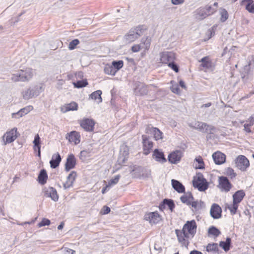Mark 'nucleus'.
<instances>
[{
    "instance_id": "nucleus-1",
    "label": "nucleus",
    "mask_w": 254,
    "mask_h": 254,
    "mask_svg": "<svg viewBox=\"0 0 254 254\" xmlns=\"http://www.w3.org/2000/svg\"><path fill=\"white\" fill-rule=\"evenodd\" d=\"M197 225L194 220L188 221L184 225L182 230H176L179 242L183 246L188 247L189 239L192 238L196 232Z\"/></svg>"
},
{
    "instance_id": "nucleus-2",
    "label": "nucleus",
    "mask_w": 254,
    "mask_h": 254,
    "mask_svg": "<svg viewBox=\"0 0 254 254\" xmlns=\"http://www.w3.org/2000/svg\"><path fill=\"white\" fill-rule=\"evenodd\" d=\"M145 30L146 28L142 25L132 28L125 35V39L127 43L132 42L142 35Z\"/></svg>"
},
{
    "instance_id": "nucleus-3",
    "label": "nucleus",
    "mask_w": 254,
    "mask_h": 254,
    "mask_svg": "<svg viewBox=\"0 0 254 254\" xmlns=\"http://www.w3.org/2000/svg\"><path fill=\"white\" fill-rule=\"evenodd\" d=\"M33 71L30 68H26L25 70H20L16 73L13 74L11 80L14 82L29 81L33 76Z\"/></svg>"
},
{
    "instance_id": "nucleus-4",
    "label": "nucleus",
    "mask_w": 254,
    "mask_h": 254,
    "mask_svg": "<svg viewBox=\"0 0 254 254\" xmlns=\"http://www.w3.org/2000/svg\"><path fill=\"white\" fill-rule=\"evenodd\" d=\"M43 90L42 85H37L24 90L22 93V96L24 99L29 100L37 97Z\"/></svg>"
},
{
    "instance_id": "nucleus-5",
    "label": "nucleus",
    "mask_w": 254,
    "mask_h": 254,
    "mask_svg": "<svg viewBox=\"0 0 254 254\" xmlns=\"http://www.w3.org/2000/svg\"><path fill=\"white\" fill-rule=\"evenodd\" d=\"M216 11V8H212L210 5H206L205 7L197 8L194 12V15L196 19L201 20L213 14Z\"/></svg>"
},
{
    "instance_id": "nucleus-6",
    "label": "nucleus",
    "mask_w": 254,
    "mask_h": 254,
    "mask_svg": "<svg viewBox=\"0 0 254 254\" xmlns=\"http://www.w3.org/2000/svg\"><path fill=\"white\" fill-rule=\"evenodd\" d=\"M254 67V57L252 56L248 58V64L244 66L242 71V78L244 81L252 78Z\"/></svg>"
},
{
    "instance_id": "nucleus-7",
    "label": "nucleus",
    "mask_w": 254,
    "mask_h": 254,
    "mask_svg": "<svg viewBox=\"0 0 254 254\" xmlns=\"http://www.w3.org/2000/svg\"><path fill=\"white\" fill-rule=\"evenodd\" d=\"M188 125L191 128L197 129L203 133H211L215 130L214 127L199 121L191 122Z\"/></svg>"
},
{
    "instance_id": "nucleus-8",
    "label": "nucleus",
    "mask_w": 254,
    "mask_h": 254,
    "mask_svg": "<svg viewBox=\"0 0 254 254\" xmlns=\"http://www.w3.org/2000/svg\"><path fill=\"white\" fill-rule=\"evenodd\" d=\"M193 186L200 191H204L208 188V184L201 174H198L194 177Z\"/></svg>"
},
{
    "instance_id": "nucleus-9",
    "label": "nucleus",
    "mask_w": 254,
    "mask_h": 254,
    "mask_svg": "<svg viewBox=\"0 0 254 254\" xmlns=\"http://www.w3.org/2000/svg\"><path fill=\"white\" fill-rule=\"evenodd\" d=\"M236 167L242 171H246L250 166V162L248 158L244 155H239L235 159Z\"/></svg>"
},
{
    "instance_id": "nucleus-10",
    "label": "nucleus",
    "mask_w": 254,
    "mask_h": 254,
    "mask_svg": "<svg viewBox=\"0 0 254 254\" xmlns=\"http://www.w3.org/2000/svg\"><path fill=\"white\" fill-rule=\"evenodd\" d=\"M218 183L217 187L221 191L228 192L232 187V185L226 177H219Z\"/></svg>"
},
{
    "instance_id": "nucleus-11",
    "label": "nucleus",
    "mask_w": 254,
    "mask_h": 254,
    "mask_svg": "<svg viewBox=\"0 0 254 254\" xmlns=\"http://www.w3.org/2000/svg\"><path fill=\"white\" fill-rule=\"evenodd\" d=\"M143 153L145 155H147L150 153L153 146V143L151 140V138L149 136L143 134L142 135Z\"/></svg>"
},
{
    "instance_id": "nucleus-12",
    "label": "nucleus",
    "mask_w": 254,
    "mask_h": 254,
    "mask_svg": "<svg viewBox=\"0 0 254 254\" xmlns=\"http://www.w3.org/2000/svg\"><path fill=\"white\" fill-rule=\"evenodd\" d=\"M17 137V128H13L9 131H7L2 136L3 144L6 145L14 141Z\"/></svg>"
},
{
    "instance_id": "nucleus-13",
    "label": "nucleus",
    "mask_w": 254,
    "mask_h": 254,
    "mask_svg": "<svg viewBox=\"0 0 254 254\" xmlns=\"http://www.w3.org/2000/svg\"><path fill=\"white\" fill-rule=\"evenodd\" d=\"M160 62L164 64L174 61L176 57L175 54L172 52L164 51L160 53Z\"/></svg>"
},
{
    "instance_id": "nucleus-14",
    "label": "nucleus",
    "mask_w": 254,
    "mask_h": 254,
    "mask_svg": "<svg viewBox=\"0 0 254 254\" xmlns=\"http://www.w3.org/2000/svg\"><path fill=\"white\" fill-rule=\"evenodd\" d=\"M95 123L92 119L83 118L80 121L81 127L86 131H92L94 130Z\"/></svg>"
},
{
    "instance_id": "nucleus-15",
    "label": "nucleus",
    "mask_w": 254,
    "mask_h": 254,
    "mask_svg": "<svg viewBox=\"0 0 254 254\" xmlns=\"http://www.w3.org/2000/svg\"><path fill=\"white\" fill-rule=\"evenodd\" d=\"M44 195L47 197H50L54 201H57L59 199V195L56 190L51 187H45L43 190Z\"/></svg>"
},
{
    "instance_id": "nucleus-16",
    "label": "nucleus",
    "mask_w": 254,
    "mask_h": 254,
    "mask_svg": "<svg viewBox=\"0 0 254 254\" xmlns=\"http://www.w3.org/2000/svg\"><path fill=\"white\" fill-rule=\"evenodd\" d=\"M222 209L220 206L216 203H213L211 207L210 214L211 216L215 219H217L222 216Z\"/></svg>"
},
{
    "instance_id": "nucleus-17",
    "label": "nucleus",
    "mask_w": 254,
    "mask_h": 254,
    "mask_svg": "<svg viewBox=\"0 0 254 254\" xmlns=\"http://www.w3.org/2000/svg\"><path fill=\"white\" fill-rule=\"evenodd\" d=\"M65 137L69 142H73L75 145L79 143L80 141V133L76 131H72L67 133Z\"/></svg>"
},
{
    "instance_id": "nucleus-18",
    "label": "nucleus",
    "mask_w": 254,
    "mask_h": 254,
    "mask_svg": "<svg viewBox=\"0 0 254 254\" xmlns=\"http://www.w3.org/2000/svg\"><path fill=\"white\" fill-rule=\"evenodd\" d=\"M144 219L149 221L150 223L153 224H156L161 220L159 214L157 212H150L146 214L144 216Z\"/></svg>"
},
{
    "instance_id": "nucleus-19",
    "label": "nucleus",
    "mask_w": 254,
    "mask_h": 254,
    "mask_svg": "<svg viewBox=\"0 0 254 254\" xmlns=\"http://www.w3.org/2000/svg\"><path fill=\"white\" fill-rule=\"evenodd\" d=\"M146 133H153L154 138L156 140L162 138V132L157 127L148 126L145 129Z\"/></svg>"
},
{
    "instance_id": "nucleus-20",
    "label": "nucleus",
    "mask_w": 254,
    "mask_h": 254,
    "mask_svg": "<svg viewBox=\"0 0 254 254\" xmlns=\"http://www.w3.org/2000/svg\"><path fill=\"white\" fill-rule=\"evenodd\" d=\"M77 176L76 172L72 171L67 177L66 182L64 184L63 187L64 189L66 190L72 187L73 184Z\"/></svg>"
},
{
    "instance_id": "nucleus-21",
    "label": "nucleus",
    "mask_w": 254,
    "mask_h": 254,
    "mask_svg": "<svg viewBox=\"0 0 254 254\" xmlns=\"http://www.w3.org/2000/svg\"><path fill=\"white\" fill-rule=\"evenodd\" d=\"M76 165V159L74 156L71 154L68 155L65 164V170L67 172L74 168Z\"/></svg>"
},
{
    "instance_id": "nucleus-22",
    "label": "nucleus",
    "mask_w": 254,
    "mask_h": 254,
    "mask_svg": "<svg viewBox=\"0 0 254 254\" xmlns=\"http://www.w3.org/2000/svg\"><path fill=\"white\" fill-rule=\"evenodd\" d=\"M213 159L217 165H221L225 162L226 156L224 153L219 151L214 153L212 155Z\"/></svg>"
},
{
    "instance_id": "nucleus-23",
    "label": "nucleus",
    "mask_w": 254,
    "mask_h": 254,
    "mask_svg": "<svg viewBox=\"0 0 254 254\" xmlns=\"http://www.w3.org/2000/svg\"><path fill=\"white\" fill-rule=\"evenodd\" d=\"M78 109V104L75 102L64 104L60 108L61 111L65 113L70 111H76Z\"/></svg>"
},
{
    "instance_id": "nucleus-24",
    "label": "nucleus",
    "mask_w": 254,
    "mask_h": 254,
    "mask_svg": "<svg viewBox=\"0 0 254 254\" xmlns=\"http://www.w3.org/2000/svg\"><path fill=\"white\" fill-rule=\"evenodd\" d=\"M152 157L156 161L161 163H164L167 161L163 152L158 149H155L154 150L152 154Z\"/></svg>"
},
{
    "instance_id": "nucleus-25",
    "label": "nucleus",
    "mask_w": 254,
    "mask_h": 254,
    "mask_svg": "<svg viewBox=\"0 0 254 254\" xmlns=\"http://www.w3.org/2000/svg\"><path fill=\"white\" fill-rule=\"evenodd\" d=\"M148 89L147 86L143 83H139L136 85L134 92L136 95H143L147 94Z\"/></svg>"
},
{
    "instance_id": "nucleus-26",
    "label": "nucleus",
    "mask_w": 254,
    "mask_h": 254,
    "mask_svg": "<svg viewBox=\"0 0 254 254\" xmlns=\"http://www.w3.org/2000/svg\"><path fill=\"white\" fill-rule=\"evenodd\" d=\"M181 158V152L179 151H174L168 156V160L173 164L177 163Z\"/></svg>"
},
{
    "instance_id": "nucleus-27",
    "label": "nucleus",
    "mask_w": 254,
    "mask_h": 254,
    "mask_svg": "<svg viewBox=\"0 0 254 254\" xmlns=\"http://www.w3.org/2000/svg\"><path fill=\"white\" fill-rule=\"evenodd\" d=\"M171 183L173 188L177 191L178 193L185 192V188L184 186L179 181L172 179Z\"/></svg>"
},
{
    "instance_id": "nucleus-28",
    "label": "nucleus",
    "mask_w": 254,
    "mask_h": 254,
    "mask_svg": "<svg viewBox=\"0 0 254 254\" xmlns=\"http://www.w3.org/2000/svg\"><path fill=\"white\" fill-rule=\"evenodd\" d=\"M33 149L36 152H38V156H41V140L38 134L35 135L34 139L33 141Z\"/></svg>"
},
{
    "instance_id": "nucleus-29",
    "label": "nucleus",
    "mask_w": 254,
    "mask_h": 254,
    "mask_svg": "<svg viewBox=\"0 0 254 254\" xmlns=\"http://www.w3.org/2000/svg\"><path fill=\"white\" fill-rule=\"evenodd\" d=\"M61 157L59 153H57L53 155L52 159L50 161L51 167L52 168H56L59 166L61 161Z\"/></svg>"
},
{
    "instance_id": "nucleus-30",
    "label": "nucleus",
    "mask_w": 254,
    "mask_h": 254,
    "mask_svg": "<svg viewBox=\"0 0 254 254\" xmlns=\"http://www.w3.org/2000/svg\"><path fill=\"white\" fill-rule=\"evenodd\" d=\"M245 196V193L243 190H239L233 195V201L239 204Z\"/></svg>"
},
{
    "instance_id": "nucleus-31",
    "label": "nucleus",
    "mask_w": 254,
    "mask_h": 254,
    "mask_svg": "<svg viewBox=\"0 0 254 254\" xmlns=\"http://www.w3.org/2000/svg\"><path fill=\"white\" fill-rule=\"evenodd\" d=\"M38 179L39 184L44 185L46 183L48 179V175L45 169L41 170Z\"/></svg>"
},
{
    "instance_id": "nucleus-32",
    "label": "nucleus",
    "mask_w": 254,
    "mask_h": 254,
    "mask_svg": "<svg viewBox=\"0 0 254 254\" xmlns=\"http://www.w3.org/2000/svg\"><path fill=\"white\" fill-rule=\"evenodd\" d=\"M199 62L201 63L200 66L205 69H209L211 67L212 63L208 56L203 57Z\"/></svg>"
},
{
    "instance_id": "nucleus-33",
    "label": "nucleus",
    "mask_w": 254,
    "mask_h": 254,
    "mask_svg": "<svg viewBox=\"0 0 254 254\" xmlns=\"http://www.w3.org/2000/svg\"><path fill=\"white\" fill-rule=\"evenodd\" d=\"M247 2L246 9L249 12L254 13V0H243L242 3Z\"/></svg>"
},
{
    "instance_id": "nucleus-34",
    "label": "nucleus",
    "mask_w": 254,
    "mask_h": 254,
    "mask_svg": "<svg viewBox=\"0 0 254 254\" xmlns=\"http://www.w3.org/2000/svg\"><path fill=\"white\" fill-rule=\"evenodd\" d=\"M206 250L208 252H211L213 254L218 252L219 248L217 243L208 244L206 248Z\"/></svg>"
},
{
    "instance_id": "nucleus-35",
    "label": "nucleus",
    "mask_w": 254,
    "mask_h": 254,
    "mask_svg": "<svg viewBox=\"0 0 254 254\" xmlns=\"http://www.w3.org/2000/svg\"><path fill=\"white\" fill-rule=\"evenodd\" d=\"M151 43V38L149 37H143L141 39V45L142 48L146 50L149 49Z\"/></svg>"
},
{
    "instance_id": "nucleus-36",
    "label": "nucleus",
    "mask_w": 254,
    "mask_h": 254,
    "mask_svg": "<svg viewBox=\"0 0 254 254\" xmlns=\"http://www.w3.org/2000/svg\"><path fill=\"white\" fill-rule=\"evenodd\" d=\"M231 242V238L228 237L226 238L225 242L221 241L219 243V246L222 247L225 252H227L230 249Z\"/></svg>"
},
{
    "instance_id": "nucleus-37",
    "label": "nucleus",
    "mask_w": 254,
    "mask_h": 254,
    "mask_svg": "<svg viewBox=\"0 0 254 254\" xmlns=\"http://www.w3.org/2000/svg\"><path fill=\"white\" fill-rule=\"evenodd\" d=\"M104 72L106 74L112 75H115L116 73L115 69L112 64H107L104 67Z\"/></svg>"
},
{
    "instance_id": "nucleus-38",
    "label": "nucleus",
    "mask_w": 254,
    "mask_h": 254,
    "mask_svg": "<svg viewBox=\"0 0 254 254\" xmlns=\"http://www.w3.org/2000/svg\"><path fill=\"white\" fill-rule=\"evenodd\" d=\"M195 211H197L200 209L204 205L203 202L201 201H194L190 202V205Z\"/></svg>"
},
{
    "instance_id": "nucleus-39",
    "label": "nucleus",
    "mask_w": 254,
    "mask_h": 254,
    "mask_svg": "<svg viewBox=\"0 0 254 254\" xmlns=\"http://www.w3.org/2000/svg\"><path fill=\"white\" fill-rule=\"evenodd\" d=\"M102 91L100 90H97L90 94V96L92 99L98 100V103L102 101L101 98Z\"/></svg>"
},
{
    "instance_id": "nucleus-40",
    "label": "nucleus",
    "mask_w": 254,
    "mask_h": 254,
    "mask_svg": "<svg viewBox=\"0 0 254 254\" xmlns=\"http://www.w3.org/2000/svg\"><path fill=\"white\" fill-rule=\"evenodd\" d=\"M163 204L161 205L160 207L163 206L164 205H167L169 209L172 212L175 207V205L173 200L165 199L163 201Z\"/></svg>"
},
{
    "instance_id": "nucleus-41",
    "label": "nucleus",
    "mask_w": 254,
    "mask_h": 254,
    "mask_svg": "<svg viewBox=\"0 0 254 254\" xmlns=\"http://www.w3.org/2000/svg\"><path fill=\"white\" fill-rule=\"evenodd\" d=\"M170 83L171 84L170 89L172 92L177 94H180L181 91L179 88L178 83L174 80L171 81Z\"/></svg>"
},
{
    "instance_id": "nucleus-42",
    "label": "nucleus",
    "mask_w": 254,
    "mask_h": 254,
    "mask_svg": "<svg viewBox=\"0 0 254 254\" xmlns=\"http://www.w3.org/2000/svg\"><path fill=\"white\" fill-rule=\"evenodd\" d=\"M209 235H212L215 237H218L220 234V231L214 226H211L208 231Z\"/></svg>"
},
{
    "instance_id": "nucleus-43",
    "label": "nucleus",
    "mask_w": 254,
    "mask_h": 254,
    "mask_svg": "<svg viewBox=\"0 0 254 254\" xmlns=\"http://www.w3.org/2000/svg\"><path fill=\"white\" fill-rule=\"evenodd\" d=\"M114 68L115 69L116 71L117 72L119 70H120L124 65V62L122 60L120 61H114L112 62V64Z\"/></svg>"
},
{
    "instance_id": "nucleus-44",
    "label": "nucleus",
    "mask_w": 254,
    "mask_h": 254,
    "mask_svg": "<svg viewBox=\"0 0 254 254\" xmlns=\"http://www.w3.org/2000/svg\"><path fill=\"white\" fill-rule=\"evenodd\" d=\"M238 206L239 204L233 201L232 204L228 206V208L232 215H234L236 213Z\"/></svg>"
},
{
    "instance_id": "nucleus-45",
    "label": "nucleus",
    "mask_w": 254,
    "mask_h": 254,
    "mask_svg": "<svg viewBox=\"0 0 254 254\" xmlns=\"http://www.w3.org/2000/svg\"><path fill=\"white\" fill-rule=\"evenodd\" d=\"M220 15H221V21L222 22H225L227 20V19L228 18V13L227 11L224 9L223 8L221 9V11L220 12Z\"/></svg>"
},
{
    "instance_id": "nucleus-46",
    "label": "nucleus",
    "mask_w": 254,
    "mask_h": 254,
    "mask_svg": "<svg viewBox=\"0 0 254 254\" xmlns=\"http://www.w3.org/2000/svg\"><path fill=\"white\" fill-rule=\"evenodd\" d=\"M120 177H121V176L120 175H117L115 176L113 179L110 180L108 182V186H109L110 187H111L112 186L117 184L118 183V182L120 179Z\"/></svg>"
},
{
    "instance_id": "nucleus-47",
    "label": "nucleus",
    "mask_w": 254,
    "mask_h": 254,
    "mask_svg": "<svg viewBox=\"0 0 254 254\" xmlns=\"http://www.w3.org/2000/svg\"><path fill=\"white\" fill-rule=\"evenodd\" d=\"M87 84L88 82L86 80H79L76 83H74V87L78 88L85 87Z\"/></svg>"
},
{
    "instance_id": "nucleus-48",
    "label": "nucleus",
    "mask_w": 254,
    "mask_h": 254,
    "mask_svg": "<svg viewBox=\"0 0 254 254\" xmlns=\"http://www.w3.org/2000/svg\"><path fill=\"white\" fill-rule=\"evenodd\" d=\"M195 161L199 164L198 166L196 167L197 169H202L204 168V164L201 156L196 157L195 158Z\"/></svg>"
},
{
    "instance_id": "nucleus-49",
    "label": "nucleus",
    "mask_w": 254,
    "mask_h": 254,
    "mask_svg": "<svg viewBox=\"0 0 254 254\" xmlns=\"http://www.w3.org/2000/svg\"><path fill=\"white\" fill-rule=\"evenodd\" d=\"M79 43L78 39H74L71 41L68 45V49L70 50H73L75 48L76 46Z\"/></svg>"
},
{
    "instance_id": "nucleus-50",
    "label": "nucleus",
    "mask_w": 254,
    "mask_h": 254,
    "mask_svg": "<svg viewBox=\"0 0 254 254\" xmlns=\"http://www.w3.org/2000/svg\"><path fill=\"white\" fill-rule=\"evenodd\" d=\"M226 174L231 178H235L236 176V174L234 172V170L231 168H228L226 169Z\"/></svg>"
},
{
    "instance_id": "nucleus-51",
    "label": "nucleus",
    "mask_w": 254,
    "mask_h": 254,
    "mask_svg": "<svg viewBox=\"0 0 254 254\" xmlns=\"http://www.w3.org/2000/svg\"><path fill=\"white\" fill-rule=\"evenodd\" d=\"M50 224V221L46 218H43L41 222L38 224L39 227H41Z\"/></svg>"
},
{
    "instance_id": "nucleus-52",
    "label": "nucleus",
    "mask_w": 254,
    "mask_h": 254,
    "mask_svg": "<svg viewBox=\"0 0 254 254\" xmlns=\"http://www.w3.org/2000/svg\"><path fill=\"white\" fill-rule=\"evenodd\" d=\"M168 65L175 72H178L179 71V67L177 64L174 63V61L169 63Z\"/></svg>"
},
{
    "instance_id": "nucleus-53",
    "label": "nucleus",
    "mask_w": 254,
    "mask_h": 254,
    "mask_svg": "<svg viewBox=\"0 0 254 254\" xmlns=\"http://www.w3.org/2000/svg\"><path fill=\"white\" fill-rule=\"evenodd\" d=\"M180 199H181V201L183 203H185V204H186L188 205H190V202H190L188 198L187 197V196H186L185 194L182 195Z\"/></svg>"
},
{
    "instance_id": "nucleus-54",
    "label": "nucleus",
    "mask_w": 254,
    "mask_h": 254,
    "mask_svg": "<svg viewBox=\"0 0 254 254\" xmlns=\"http://www.w3.org/2000/svg\"><path fill=\"white\" fill-rule=\"evenodd\" d=\"M31 108H32V106H28L27 108H24L20 109L19 110V112L21 113H22V116H23L29 113Z\"/></svg>"
},
{
    "instance_id": "nucleus-55",
    "label": "nucleus",
    "mask_w": 254,
    "mask_h": 254,
    "mask_svg": "<svg viewBox=\"0 0 254 254\" xmlns=\"http://www.w3.org/2000/svg\"><path fill=\"white\" fill-rule=\"evenodd\" d=\"M121 151H123L124 153V155L126 156L128 154V147L127 145H123L121 148Z\"/></svg>"
},
{
    "instance_id": "nucleus-56",
    "label": "nucleus",
    "mask_w": 254,
    "mask_h": 254,
    "mask_svg": "<svg viewBox=\"0 0 254 254\" xmlns=\"http://www.w3.org/2000/svg\"><path fill=\"white\" fill-rule=\"evenodd\" d=\"M251 127L254 125V114L252 115L246 121Z\"/></svg>"
},
{
    "instance_id": "nucleus-57",
    "label": "nucleus",
    "mask_w": 254,
    "mask_h": 254,
    "mask_svg": "<svg viewBox=\"0 0 254 254\" xmlns=\"http://www.w3.org/2000/svg\"><path fill=\"white\" fill-rule=\"evenodd\" d=\"M141 48H142L141 45H135L131 47V50L133 52H137L140 50Z\"/></svg>"
},
{
    "instance_id": "nucleus-58",
    "label": "nucleus",
    "mask_w": 254,
    "mask_h": 254,
    "mask_svg": "<svg viewBox=\"0 0 254 254\" xmlns=\"http://www.w3.org/2000/svg\"><path fill=\"white\" fill-rule=\"evenodd\" d=\"M11 116L12 118L18 119L22 117V113H21L19 111L16 113H12Z\"/></svg>"
},
{
    "instance_id": "nucleus-59",
    "label": "nucleus",
    "mask_w": 254,
    "mask_h": 254,
    "mask_svg": "<svg viewBox=\"0 0 254 254\" xmlns=\"http://www.w3.org/2000/svg\"><path fill=\"white\" fill-rule=\"evenodd\" d=\"M64 254H74L75 253V251L66 248L64 249Z\"/></svg>"
},
{
    "instance_id": "nucleus-60",
    "label": "nucleus",
    "mask_w": 254,
    "mask_h": 254,
    "mask_svg": "<svg viewBox=\"0 0 254 254\" xmlns=\"http://www.w3.org/2000/svg\"><path fill=\"white\" fill-rule=\"evenodd\" d=\"M185 195L188 198L190 202L194 201V198L192 196V194H191V192H188L186 193V194Z\"/></svg>"
},
{
    "instance_id": "nucleus-61",
    "label": "nucleus",
    "mask_w": 254,
    "mask_h": 254,
    "mask_svg": "<svg viewBox=\"0 0 254 254\" xmlns=\"http://www.w3.org/2000/svg\"><path fill=\"white\" fill-rule=\"evenodd\" d=\"M185 195L188 198L190 202L194 201V198L192 196V194H191V192H188L186 193V194Z\"/></svg>"
},
{
    "instance_id": "nucleus-62",
    "label": "nucleus",
    "mask_w": 254,
    "mask_h": 254,
    "mask_svg": "<svg viewBox=\"0 0 254 254\" xmlns=\"http://www.w3.org/2000/svg\"><path fill=\"white\" fill-rule=\"evenodd\" d=\"M185 195L188 198L190 202L194 201V198L192 196V194H191V192H188L186 193V194Z\"/></svg>"
},
{
    "instance_id": "nucleus-63",
    "label": "nucleus",
    "mask_w": 254,
    "mask_h": 254,
    "mask_svg": "<svg viewBox=\"0 0 254 254\" xmlns=\"http://www.w3.org/2000/svg\"><path fill=\"white\" fill-rule=\"evenodd\" d=\"M185 195L188 198L190 202L194 201V198L192 196V194H191V192H188L186 193V194Z\"/></svg>"
},
{
    "instance_id": "nucleus-64",
    "label": "nucleus",
    "mask_w": 254,
    "mask_h": 254,
    "mask_svg": "<svg viewBox=\"0 0 254 254\" xmlns=\"http://www.w3.org/2000/svg\"><path fill=\"white\" fill-rule=\"evenodd\" d=\"M103 214H107L109 213L110 212V208L107 206H104L103 207Z\"/></svg>"
}]
</instances>
